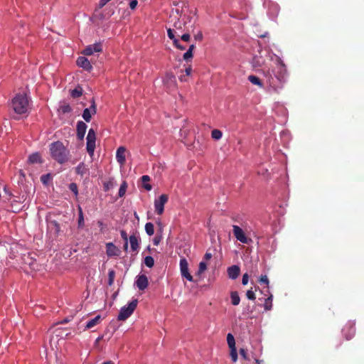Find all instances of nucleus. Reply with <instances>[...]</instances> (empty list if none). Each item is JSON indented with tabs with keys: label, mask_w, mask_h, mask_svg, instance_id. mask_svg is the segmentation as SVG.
Here are the masks:
<instances>
[{
	"label": "nucleus",
	"mask_w": 364,
	"mask_h": 364,
	"mask_svg": "<svg viewBox=\"0 0 364 364\" xmlns=\"http://www.w3.org/2000/svg\"><path fill=\"white\" fill-rule=\"evenodd\" d=\"M230 299L231 304L234 306H237L240 304V298L239 296L238 292L236 291H232L230 292Z\"/></svg>",
	"instance_id": "nucleus-24"
},
{
	"label": "nucleus",
	"mask_w": 364,
	"mask_h": 364,
	"mask_svg": "<svg viewBox=\"0 0 364 364\" xmlns=\"http://www.w3.org/2000/svg\"><path fill=\"white\" fill-rule=\"evenodd\" d=\"M84 168V164L83 163L80 164L76 168V173L77 174L83 175L84 173L82 170V168Z\"/></svg>",
	"instance_id": "nucleus-50"
},
{
	"label": "nucleus",
	"mask_w": 364,
	"mask_h": 364,
	"mask_svg": "<svg viewBox=\"0 0 364 364\" xmlns=\"http://www.w3.org/2000/svg\"><path fill=\"white\" fill-rule=\"evenodd\" d=\"M228 274L229 278L235 279L238 277L240 273V268L237 265H232L228 268Z\"/></svg>",
	"instance_id": "nucleus-20"
},
{
	"label": "nucleus",
	"mask_w": 364,
	"mask_h": 364,
	"mask_svg": "<svg viewBox=\"0 0 364 364\" xmlns=\"http://www.w3.org/2000/svg\"><path fill=\"white\" fill-rule=\"evenodd\" d=\"M232 232L235 238L242 243L249 244L252 241L245 235L242 229L237 225H232Z\"/></svg>",
	"instance_id": "nucleus-7"
},
{
	"label": "nucleus",
	"mask_w": 364,
	"mask_h": 364,
	"mask_svg": "<svg viewBox=\"0 0 364 364\" xmlns=\"http://www.w3.org/2000/svg\"><path fill=\"white\" fill-rule=\"evenodd\" d=\"M264 309L266 311H269L272 307V295H270L268 298L265 299L264 304Z\"/></svg>",
	"instance_id": "nucleus-31"
},
{
	"label": "nucleus",
	"mask_w": 364,
	"mask_h": 364,
	"mask_svg": "<svg viewBox=\"0 0 364 364\" xmlns=\"http://www.w3.org/2000/svg\"><path fill=\"white\" fill-rule=\"evenodd\" d=\"M187 75H181L180 77H179V80L181 81V82H186L187 81Z\"/></svg>",
	"instance_id": "nucleus-57"
},
{
	"label": "nucleus",
	"mask_w": 364,
	"mask_h": 364,
	"mask_svg": "<svg viewBox=\"0 0 364 364\" xmlns=\"http://www.w3.org/2000/svg\"><path fill=\"white\" fill-rule=\"evenodd\" d=\"M59 110L63 114L70 113L72 111V108L69 104L64 103L60 106Z\"/></svg>",
	"instance_id": "nucleus-34"
},
{
	"label": "nucleus",
	"mask_w": 364,
	"mask_h": 364,
	"mask_svg": "<svg viewBox=\"0 0 364 364\" xmlns=\"http://www.w3.org/2000/svg\"><path fill=\"white\" fill-rule=\"evenodd\" d=\"M102 338V336L98 337V338H97V340H96V343H98V342H99Z\"/></svg>",
	"instance_id": "nucleus-63"
},
{
	"label": "nucleus",
	"mask_w": 364,
	"mask_h": 364,
	"mask_svg": "<svg viewBox=\"0 0 364 364\" xmlns=\"http://www.w3.org/2000/svg\"><path fill=\"white\" fill-rule=\"evenodd\" d=\"M246 296L250 300H255L256 299L255 294L252 289L247 291Z\"/></svg>",
	"instance_id": "nucleus-42"
},
{
	"label": "nucleus",
	"mask_w": 364,
	"mask_h": 364,
	"mask_svg": "<svg viewBox=\"0 0 364 364\" xmlns=\"http://www.w3.org/2000/svg\"><path fill=\"white\" fill-rule=\"evenodd\" d=\"M127 183L125 181H124L121 186H120V188H119V197H122L124 196L125 193H126V190H127Z\"/></svg>",
	"instance_id": "nucleus-38"
},
{
	"label": "nucleus",
	"mask_w": 364,
	"mask_h": 364,
	"mask_svg": "<svg viewBox=\"0 0 364 364\" xmlns=\"http://www.w3.org/2000/svg\"><path fill=\"white\" fill-rule=\"evenodd\" d=\"M144 264L148 267H152L154 264V259L151 256H146L144 258Z\"/></svg>",
	"instance_id": "nucleus-37"
},
{
	"label": "nucleus",
	"mask_w": 364,
	"mask_h": 364,
	"mask_svg": "<svg viewBox=\"0 0 364 364\" xmlns=\"http://www.w3.org/2000/svg\"><path fill=\"white\" fill-rule=\"evenodd\" d=\"M207 269V264L205 262L202 261L199 263V267H198V273L200 274H202L203 272H205Z\"/></svg>",
	"instance_id": "nucleus-41"
},
{
	"label": "nucleus",
	"mask_w": 364,
	"mask_h": 364,
	"mask_svg": "<svg viewBox=\"0 0 364 364\" xmlns=\"http://www.w3.org/2000/svg\"><path fill=\"white\" fill-rule=\"evenodd\" d=\"M14 111L18 114L27 112L28 109V99L26 94H17L11 101Z\"/></svg>",
	"instance_id": "nucleus-2"
},
{
	"label": "nucleus",
	"mask_w": 364,
	"mask_h": 364,
	"mask_svg": "<svg viewBox=\"0 0 364 364\" xmlns=\"http://www.w3.org/2000/svg\"><path fill=\"white\" fill-rule=\"evenodd\" d=\"M180 270L181 276L190 282L193 280L192 275L188 272V264L186 258H181L180 260Z\"/></svg>",
	"instance_id": "nucleus-9"
},
{
	"label": "nucleus",
	"mask_w": 364,
	"mask_h": 364,
	"mask_svg": "<svg viewBox=\"0 0 364 364\" xmlns=\"http://www.w3.org/2000/svg\"><path fill=\"white\" fill-rule=\"evenodd\" d=\"M100 321H101V316L100 315H97L87 323V324L85 326V328L86 329L92 328V327H94L97 324H98Z\"/></svg>",
	"instance_id": "nucleus-23"
},
{
	"label": "nucleus",
	"mask_w": 364,
	"mask_h": 364,
	"mask_svg": "<svg viewBox=\"0 0 364 364\" xmlns=\"http://www.w3.org/2000/svg\"><path fill=\"white\" fill-rule=\"evenodd\" d=\"M78 210H79L78 227L79 228H82L84 226L85 223H84L83 213H82V210L80 206L78 207Z\"/></svg>",
	"instance_id": "nucleus-32"
},
{
	"label": "nucleus",
	"mask_w": 364,
	"mask_h": 364,
	"mask_svg": "<svg viewBox=\"0 0 364 364\" xmlns=\"http://www.w3.org/2000/svg\"><path fill=\"white\" fill-rule=\"evenodd\" d=\"M168 197L166 194H162L158 199L154 201L155 210L158 215H161L164 213V205L168 201Z\"/></svg>",
	"instance_id": "nucleus-8"
},
{
	"label": "nucleus",
	"mask_w": 364,
	"mask_h": 364,
	"mask_svg": "<svg viewBox=\"0 0 364 364\" xmlns=\"http://www.w3.org/2000/svg\"><path fill=\"white\" fill-rule=\"evenodd\" d=\"M191 71H192V68L191 67L186 68V70H185L186 75H187V76L190 75L191 73Z\"/></svg>",
	"instance_id": "nucleus-58"
},
{
	"label": "nucleus",
	"mask_w": 364,
	"mask_h": 364,
	"mask_svg": "<svg viewBox=\"0 0 364 364\" xmlns=\"http://www.w3.org/2000/svg\"><path fill=\"white\" fill-rule=\"evenodd\" d=\"M149 284L148 278L145 274L139 275L136 281V285L140 290H144Z\"/></svg>",
	"instance_id": "nucleus-17"
},
{
	"label": "nucleus",
	"mask_w": 364,
	"mask_h": 364,
	"mask_svg": "<svg viewBox=\"0 0 364 364\" xmlns=\"http://www.w3.org/2000/svg\"><path fill=\"white\" fill-rule=\"evenodd\" d=\"M87 124L82 122L79 121L77 123V136L78 139L82 140L84 139L86 130H87Z\"/></svg>",
	"instance_id": "nucleus-16"
},
{
	"label": "nucleus",
	"mask_w": 364,
	"mask_h": 364,
	"mask_svg": "<svg viewBox=\"0 0 364 364\" xmlns=\"http://www.w3.org/2000/svg\"><path fill=\"white\" fill-rule=\"evenodd\" d=\"M255 362L257 364H259V360L258 359H255Z\"/></svg>",
	"instance_id": "nucleus-64"
},
{
	"label": "nucleus",
	"mask_w": 364,
	"mask_h": 364,
	"mask_svg": "<svg viewBox=\"0 0 364 364\" xmlns=\"http://www.w3.org/2000/svg\"><path fill=\"white\" fill-rule=\"evenodd\" d=\"M4 191L9 197H11L13 196L12 193L7 189L6 187H4Z\"/></svg>",
	"instance_id": "nucleus-59"
},
{
	"label": "nucleus",
	"mask_w": 364,
	"mask_h": 364,
	"mask_svg": "<svg viewBox=\"0 0 364 364\" xmlns=\"http://www.w3.org/2000/svg\"><path fill=\"white\" fill-rule=\"evenodd\" d=\"M240 355L245 359V360H249V358L247 356V353L245 349L240 348Z\"/></svg>",
	"instance_id": "nucleus-49"
},
{
	"label": "nucleus",
	"mask_w": 364,
	"mask_h": 364,
	"mask_svg": "<svg viewBox=\"0 0 364 364\" xmlns=\"http://www.w3.org/2000/svg\"><path fill=\"white\" fill-rule=\"evenodd\" d=\"M97 224H98V225H99L100 227H101L102 228H103L104 224H103V223H102V221H98V222H97Z\"/></svg>",
	"instance_id": "nucleus-62"
},
{
	"label": "nucleus",
	"mask_w": 364,
	"mask_h": 364,
	"mask_svg": "<svg viewBox=\"0 0 364 364\" xmlns=\"http://www.w3.org/2000/svg\"><path fill=\"white\" fill-rule=\"evenodd\" d=\"M86 139H87L86 149H87L88 154L92 157L94 155V151H95V141H96V134H95V132L93 129H89Z\"/></svg>",
	"instance_id": "nucleus-4"
},
{
	"label": "nucleus",
	"mask_w": 364,
	"mask_h": 364,
	"mask_svg": "<svg viewBox=\"0 0 364 364\" xmlns=\"http://www.w3.org/2000/svg\"><path fill=\"white\" fill-rule=\"evenodd\" d=\"M102 364H114V363L112 360H108V361L104 362Z\"/></svg>",
	"instance_id": "nucleus-61"
},
{
	"label": "nucleus",
	"mask_w": 364,
	"mask_h": 364,
	"mask_svg": "<svg viewBox=\"0 0 364 364\" xmlns=\"http://www.w3.org/2000/svg\"><path fill=\"white\" fill-rule=\"evenodd\" d=\"M126 148L124 146H119L116 152V159L117 162L121 165L123 166L125 164L126 161Z\"/></svg>",
	"instance_id": "nucleus-15"
},
{
	"label": "nucleus",
	"mask_w": 364,
	"mask_h": 364,
	"mask_svg": "<svg viewBox=\"0 0 364 364\" xmlns=\"http://www.w3.org/2000/svg\"><path fill=\"white\" fill-rule=\"evenodd\" d=\"M230 349V357L232 360L235 363L237 360V353L236 348H232Z\"/></svg>",
	"instance_id": "nucleus-40"
},
{
	"label": "nucleus",
	"mask_w": 364,
	"mask_h": 364,
	"mask_svg": "<svg viewBox=\"0 0 364 364\" xmlns=\"http://www.w3.org/2000/svg\"><path fill=\"white\" fill-rule=\"evenodd\" d=\"M145 231L146 234L149 236H151L154 233V227L153 223H147L145 225Z\"/></svg>",
	"instance_id": "nucleus-29"
},
{
	"label": "nucleus",
	"mask_w": 364,
	"mask_h": 364,
	"mask_svg": "<svg viewBox=\"0 0 364 364\" xmlns=\"http://www.w3.org/2000/svg\"><path fill=\"white\" fill-rule=\"evenodd\" d=\"M110 0H100L98 4V8L102 9L104 7Z\"/></svg>",
	"instance_id": "nucleus-55"
},
{
	"label": "nucleus",
	"mask_w": 364,
	"mask_h": 364,
	"mask_svg": "<svg viewBox=\"0 0 364 364\" xmlns=\"http://www.w3.org/2000/svg\"><path fill=\"white\" fill-rule=\"evenodd\" d=\"M137 299H134L130 301L127 306H124L122 307L117 316L119 321H124L127 319L134 311L137 306Z\"/></svg>",
	"instance_id": "nucleus-3"
},
{
	"label": "nucleus",
	"mask_w": 364,
	"mask_h": 364,
	"mask_svg": "<svg viewBox=\"0 0 364 364\" xmlns=\"http://www.w3.org/2000/svg\"><path fill=\"white\" fill-rule=\"evenodd\" d=\"M95 113L96 105L95 101L92 100L90 107L84 109L82 113V117L87 122H89L91 120L92 114H95Z\"/></svg>",
	"instance_id": "nucleus-12"
},
{
	"label": "nucleus",
	"mask_w": 364,
	"mask_h": 364,
	"mask_svg": "<svg viewBox=\"0 0 364 364\" xmlns=\"http://www.w3.org/2000/svg\"><path fill=\"white\" fill-rule=\"evenodd\" d=\"M259 282L268 285L269 279L266 275H262L259 279Z\"/></svg>",
	"instance_id": "nucleus-47"
},
{
	"label": "nucleus",
	"mask_w": 364,
	"mask_h": 364,
	"mask_svg": "<svg viewBox=\"0 0 364 364\" xmlns=\"http://www.w3.org/2000/svg\"><path fill=\"white\" fill-rule=\"evenodd\" d=\"M195 49V45L192 44L189 46L188 50L183 54V58L186 61H188L193 58V50Z\"/></svg>",
	"instance_id": "nucleus-25"
},
{
	"label": "nucleus",
	"mask_w": 364,
	"mask_h": 364,
	"mask_svg": "<svg viewBox=\"0 0 364 364\" xmlns=\"http://www.w3.org/2000/svg\"><path fill=\"white\" fill-rule=\"evenodd\" d=\"M194 38L196 41H201L203 38L202 32L199 31L197 34L195 35Z\"/></svg>",
	"instance_id": "nucleus-53"
},
{
	"label": "nucleus",
	"mask_w": 364,
	"mask_h": 364,
	"mask_svg": "<svg viewBox=\"0 0 364 364\" xmlns=\"http://www.w3.org/2000/svg\"><path fill=\"white\" fill-rule=\"evenodd\" d=\"M196 19H194L193 23L190 25V27H185L183 31L185 33L181 36V39L185 42H188L191 38L190 33H193L195 28Z\"/></svg>",
	"instance_id": "nucleus-18"
},
{
	"label": "nucleus",
	"mask_w": 364,
	"mask_h": 364,
	"mask_svg": "<svg viewBox=\"0 0 364 364\" xmlns=\"http://www.w3.org/2000/svg\"><path fill=\"white\" fill-rule=\"evenodd\" d=\"M120 235H121L122 238L124 240V242H126V241L128 242L129 238H128L127 233L125 230H122L120 231Z\"/></svg>",
	"instance_id": "nucleus-52"
},
{
	"label": "nucleus",
	"mask_w": 364,
	"mask_h": 364,
	"mask_svg": "<svg viewBox=\"0 0 364 364\" xmlns=\"http://www.w3.org/2000/svg\"><path fill=\"white\" fill-rule=\"evenodd\" d=\"M248 80L253 85H258L259 87H262L263 86V84H262V81L260 80V79L258 77L255 76V75H250L248 77Z\"/></svg>",
	"instance_id": "nucleus-28"
},
{
	"label": "nucleus",
	"mask_w": 364,
	"mask_h": 364,
	"mask_svg": "<svg viewBox=\"0 0 364 364\" xmlns=\"http://www.w3.org/2000/svg\"><path fill=\"white\" fill-rule=\"evenodd\" d=\"M211 257H212V254L209 253V252H206L204 255V259L206 260L211 259Z\"/></svg>",
	"instance_id": "nucleus-56"
},
{
	"label": "nucleus",
	"mask_w": 364,
	"mask_h": 364,
	"mask_svg": "<svg viewBox=\"0 0 364 364\" xmlns=\"http://www.w3.org/2000/svg\"><path fill=\"white\" fill-rule=\"evenodd\" d=\"M76 63L77 66L83 68L87 71H90L92 69L90 61L84 56H80L77 58Z\"/></svg>",
	"instance_id": "nucleus-13"
},
{
	"label": "nucleus",
	"mask_w": 364,
	"mask_h": 364,
	"mask_svg": "<svg viewBox=\"0 0 364 364\" xmlns=\"http://www.w3.org/2000/svg\"><path fill=\"white\" fill-rule=\"evenodd\" d=\"M114 184L112 181H107L104 183V190L105 191H108L110 188L113 187Z\"/></svg>",
	"instance_id": "nucleus-45"
},
{
	"label": "nucleus",
	"mask_w": 364,
	"mask_h": 364,
	"mask_svg": "<svg viewBox=\"0 0 364 364\" xmlns=\"http://www.w3.org/2000/svg\"><path fill=\"white\" fill-rule=\"evenodd\" d=\"M248 281H249V275L247 273H245L242 276V284L243 285H246V284H247Z\"/></svg>",
	"instance_id": "nucleus-51"
},
{
	"label": "nucleus",
	"mask_w": 364,
	"mask_h": 364,
	"mask_svg": "<svg viewBox=\"0 0 364 364\" xmlns=\"http://www.w3.org/2000/svg\"><path fill=\"white\" fill-rule=\"evenodd\" d=\"M52 177L50 173L44 174L41 176V181L43 184H47L50 180Z\"/></svg>",
	"instance_id": "nucleus-39"
},
{
	"label": "nucleus",
	"mask_w": 364,
	"mask_h": 364,
	"mask_svg": "<svg viewBox=\"0 0 364 364\" xmlns=\"http://www.w3.org/2000/svg\"><path fill=\"white\" fill-rule=\"evenodd\" d=\"M70 190L73 192L75 195L77 194V186L75 183H72L69 186Z\"/></svg>",
	"instance_id": "nucleus-46"
},
{
	"label": "nucleus",
	"mask_w": 364,
	"mask_h": 364,
	"mask_svg": "<svg viewBox=\"0 0 364 364\" xmlns=\"http://www.w3.org/2000/svg\"><path fill=\"white\" fill-rule=\"evenodd\" d=\"M173 43L179 50H183L186 49V46H183L180 43L179 39H174V42Z\"/></svg>",
	"instance_id": "nucleus-44"
},
{
	"label": "nucleus",
	"mask_w": 364,
	"mask_h": 364,
	"mask_svg": "<svg viewBox=\"0 0 364 364\" xmlns=\"http://www.w3.org/2000/svg\"><path fill=\"white\" fill-rule=\"evenodd\" d=\"M115 277V272L114 269H109L108 272V282L107 284L109 286H112L114 283Z\"/></svg>",
	"instance_id": "nucleus-33"
},
{
	"label": "nucleus",
	"mask_w": 364,
	"mask_h": 364,
	"mask_svg": "<svg viewBox=\"0 0 364 364\" xmlns=\"http://www.w3.org/2000/svg\"><path fill=\"white\" fill-rule=\"evenodd\" d=\"M276 69L277 70H272L273 75L279 82H284L286 76L287 69L285 65L281 61V60H277Z\"/></svg>",
	"instance_id": "nucleus-6"
},
{
	"label": "nucleus",
	"mask_w": 364,
	"mask_h": 364,
	"mask_svg": "<svg viewBox=\"0 0 364 364\" xmlns=\"http://www.w3.org/2000/svg\"><path fill=\"white\" fill-rule=\"evenodd\" d=\"M227 342L230 348H236L235 338L233 335L230 333H228L227 336Z\"/></svg>",
	"instance_id": "nucleus-30"
},
{
	"label": "nucleus",
	"mask_w": 364,
	"mask_h": 364,
	"mask_svg": "<svg viewBox=\"0 0 364 364\" xmlns=\"http://www.w3.org/2000/svg\"><path fill=\"white\" fill-rule=\"evenodd\" d=\"M28 161L31 164L41 163V156L38 153H35L29 156Z\"/></svg>",
	"instance_id": "nucleus-26"
},
{
	"label": "nucleus",
	"mask_w": 364,
	"mask_h": 364,
	"mask_svg": "<svg viewBox=\"0 0 364 364\" xmlns=\"http://www.w3.org/2000/svg\"><path fill=\"white\" fill-rule=\"evenodd\" d=\"M343 333L346 337V340L351 339L355 333V328L354 324H346L345 327L343 328Z\"/></svg>",
	"instance_id": "nucleus-14"
},
{
	"label": "nucleus",
	"mask_w": 364,
	"mask_h": 364,
	"mask_svg": "<svg viewBox=\"0 0 364 364\" xmlns=\"http://www.w3.org/2000/svg\"><path fill=\"white\" fill-rule=\"evenodd\" d=\"M129 240L130 242L132 250L133 252L136 251L139 247L138 238L134 235H132L129 237Z\"/></svg>",
	"instance_id": "nucleus-22"
},
{
	"label": "nucleus",
	"mask_w": 364,
	"mask_h": 364,
	"mask_svg": "<svg viewBox=\"0 0 364 364\" xmlns=\"http://www.w3.org/2000/svg\"><path fill=\"white\" fill-rule=\"evenodd\" d=\"M106 253L108 257H117L121 254V250L112 242L106 244Z\"/></svg>",
	"instance_id": "nucleus-11"
},
{
	"label": "nucleus",
	"mask_w": 364,
	"mask_h": 364,
	"mask_svg": "<svg viewBox=\"0 0 364 364\" xmlns=\"http://www.w3.org/2000/svg\"><path fill=\"white\" fill-rule=\"evenodd\" d=\"M48 228L51 232H53L55 235H58L60 232V225L56 220L50 221L48 223Z\"/></svg>",
	"instance_id": "nucleus-21"
},
{
	"label": "nucleus",
	"mask_w": 364,
	"mask_h": 364,
	"mask_svg": "<svg viewBox=\"0 0 364 364\" xmlns=\"http://www.w3.org/2000/svg\"><path fill=\"white\" fill-rule=\"evenodd\" d=\"M82 94V89L81 87H76L75 89L71 91V96L73 98H77L80 97Z\"/></svg>",
	"instance_id": "nucleus-35"
},
{
	"label": "nucleus",
	"mask_w": 364,
	"mask_h": 364,
	"mask_svg": "<svg viewBox=\"0 0 364 364\" xmlns=\"http://www.w3.org/2000/svg\"><path fill=\"white\" fill-rule=\"evenodd\" d=\"M102 52V45L100 42L87 46L82 52L85 55H91L94 53Z\"/></svg>",
	"instance_id": "nucleus-10"
},
{
	"label": "nucleus",
	"mask_w": 364,
	"mask_h": 364,
	"mask_svg": "<svg viewBox=\"0 0 364 364\" xmlns=\"http://www.w3.org/2000/svg\"><path fill=\"white\" fill-rule=\"evenodd\" d=\"M167 34L168 38L173 41V43L174 42V39H178L175 36L174 30L171 28H167Z\"/></svg>",
	"instance_id": "nucleus-43"
},
{
	"label": "nucleus",
	"mask_w": 364,
	"mask_h": 364,
	"mask_svg": "<svg viewBox=\"0 0 364 364\" xmlns=\"http://www.w3.org/2000/svg\"><path fill=\"white\" fill-rule=\"evenodd\" d=\"M164 82L168 87L175 88L176 87V77L172 73H166Z\"/></svg>",
	"instance_id": "nucleus-19"
},
{
	"label": "nucleus",
	"mask_w": 364,
	"mask_h": 364,
	"mask_svg": "<svg viewBox=\"0 0 364 364\" xmlns=\"http://www.w3.org/2000/svg\"><path fill=\"white\" fill-rule=\"evenodd\" d=\"M194 16L195 14L192 13H191L189 15L185 16L184 19L186 18V20L182 23L179 21L178 16L176 15L174 16V18L176 20L173 22V26L177 30L183 31L185 27H190V25L187 26V24L188 23H191L193 19L194 20Z\"/></svg>",
	"instance_id": "nucleus-5"
},
{
	"label": "nucleus",
	"mask_w": 364,
	"mask_h": 364,
	"mask_svg": "<svg viewBox=\"0 0 364 364\" xmlns=\"http://www.w3.org/2000/svg\"><path fill=\"white\" fill-rule=\"evenodd\" d=\"M141 181L143 182V187L146 191H151L152 187L149 183H147V182L150 181V177L149 176L144 175L141 176Z\"/></svg>",
	"instance_id": "nucleus-27"
},
{
	"label": "nucleus",
	"mask_w": 364,
	"mask_h": 364,
	"mask_svg": "<svg viewBox=\"0 0 364 364\" xmlns=\"http://www.w3.org/2000/svg\"><path fill=\"white\" fill-rule=\"evenodd\" d=\"M223 136V133L219 129H213L211 132V136L213 139L215 140H219L221 139Z\"/></svg>",
	"instance_id": "nucleus-36"
},
{
	"label": "nucleus",
	"mask_w": 364,
	"mask_h": 364,
	"mask_svg": "<svg viewBox=\"0 0 364 364\" xmlns=\"http://www.w3.org/2000/svg\"><path fill=\"white\" fill-rule=\"evenodd\" d=\"M50 151L52 157L59 164H64L68 159L69 151L60 141L50 144Z\"/></svg>",
	"instance_id": "nucleus-1"
},
{
	"label": "nucleus",
	"mask_w": 364,
	"mask_h": 364,
	"mask_svg": "<svg viewBox=\"0 0 364 364\" xmlns=\"http://www.w3.org/2000/svg\"><path fill=\"white\" fill-rule=\"evenodd\" d=\"M137 4L138 1L136 0H132L129 3V7L131 9H136Z\"/></svg>",
	"instance_id": "nucleus-54"
},
{
	"label": "nucleus",
	"mask_w": 364,
	"mask_h": 364,
	"mask_svg": "<svg viewBox=\"0 0 364 364\" xmlns=\"http://www.w3.org/2000/svg\"><path fill=\"white\" fill-rule=\"evenodd\" d=\"M161 235H156L153 240L154 245L156 246L159 245L161 240Z\"/></svg>",
	"instance_id": "nucleus-48"
},
{
	"label": "nucleus",
	"mask_w": 364,
	"mask_h": 364,
	"mask_svg": "<svg viewBox=\"0 0 364 364\" xmlns=\"http://www.w3.org/2000/svg\"><path fill=\"white\" fill-rule=\"evenodd\" d=\"M123 249L125 252H127V250H128V242L127 241L124 242Z\"/></svg>",
	"instance_id": "nucleus-60"
}]
</instances>
